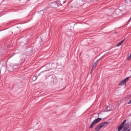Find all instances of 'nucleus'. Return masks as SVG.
Returning a JSON list of instances; mask_svg holds the SVG:
<instances>
[{
  "instance_id": "f257e3e1",
  "label": "nucleus",
  "mask_w": 131,
  "mask_h": 131,
  "mask_svg": "<svg viewBox=\"0 0 131 131\" xmlns=\"http://www.w3.org/2000/svg\"><path fill=\"white\" fill-rule=\"evenodd\" d=\"M101 120H102V118H98L97 119L93 120L90 126V128H92L93 127H94V126L96 125V124L98 123V122H100Z\"/></svg>"
},
{
  "instance_id": "f03ea898",
  "label": "nucleus",
  "mask_w": 131,
  "mask_h": 131,
  "mask_svg": "<svg viewBox=\"0 0 131 131\" xmlns=\"http://www.w3.org/2000/svg\"><path fill=\"white\" fill-rule=\"evenodd\" d=\"M129 79V77H127L124 79L122 80L121 82H119V85H125L126 84V82L128 81Z\"/></svg>"
},
{
  "instance_id": "7ed1b4c3",
  "label": "nucleus",
  "mask_w": 131,
  "mask_h": 131,
  "mask_svg": "<svg viewBox=\"0 0 131 131\" xmlns=\"http://www.w3.org/2000/svg\"><path fill=\"white\" fill-rule=\"evenodd\" d=\"M125 122H126V120H124L120 126L118 127V131H120L122 129V128H123V126H124V123Z\"/></svg>"
},
{
  "instance_id": "20e7f679",
  "label": "nucleus",
  "mask_w": 131,
  "mask_h": 131,
  "mask_svg": "<svg viewBox=\"0 0 131 131\" xmlns=\"http://www.w3.org/2000/svg\"><path fill=\"white\" fill-rule=\"evenodd\" d=\"M102 125L101 124H98L96 127H95V130L96 131H99L101 128H102Z\"/></svg>"
},
{
  "instance_id": "39448f33",
  "label": "nucleus",
  "mask_w": 131,
  "mask_h": 131,
  "mask_svg": "<svg viewBox=\"0 0 131 131\" xmlns=\"http://www.w3.org/2000/svg\"><path fill=\"white\" fill-rule=\"evenodd\" d=\"M100 125H101V126L102 127H104V126H106L107 125H108V124H109V122H102L101 123H100Z\"/></svg>"
},
{
  "instance_id": "423d86ee",
  "label": "nucleus",
  "mask_w": 131,
  "mask_h": 131,
  "mask_svg": "<svg viewBox=\"0 0 131 131\" xmlns=\"http://www.w3.org/2000/svg\"><path fill=\"white\" fill-rule=\"evenodd\" d=\"M127 128H128V124H126L123 127V130L125 131L126 129H127Z\"/></svg>"
},
{
  "instance_id": "0eeeda50",
  "label": "nucleus",
  "mask_w": 131,
  "mask_h": 131,
  "mask_svg": "<svg viewBox=\"0 0 131 131\" xmlns=\"http://www.w3.org/2000/svg\"><path fill=\"white\" fill-rule=\"evenodd\" d=\"M108 108H109V106H107L106 107V108H105V110L106 111H104V112H105V111L106 112H109V111H112V110H111V109H109V110H108Z\"/></svg>"
},
{
  "instance_id": "6e6552de",
  "label": "nucleus",
  "mask_w": 131,
  "mask_h": 131,
  "mask_svg": "<svg viewBox=\"0 0 131 131\" xmlns=\"http://www.w3.org/2000/svg\"><path fill=\"white\" fill-rule=\"evenodd\" d=\"M33 81H35V80H36V79H37V77H36V76H34L32 78Z\"/></svg>"
},
{
  "instance_id": "1a4fd4ad",
  "label": "nucleus",
  "mask_w": 131,
  "mask_h": 131,
  "mask_svg": "<svg viewBox=\"0 0 131 131\" xmlns=\"http://www.w3.org/2000/svg\"><path fill=\"white\" fill-rule=\"evenodd\" d=\"M13 68H14V69H17V68H18V66H17V65L14 66H13Z\"/></svg>"
},
{
  "instance_id": "9d476101",
  "label": "nucleus",
  "mask_w": 131,
  "mask_h": 131,
  "mask_svg": "<svg viewBox=\"0 0 131 131\" xmlns=\"http://www.w3.org/2000/svg\"><path fill=\"white\" fill-rule=\"evenodd\" d=\"M125 39H124L121 40V41L120 42V43H121V44L122 45V43H123V42H124V41H125Z\"/></svg>"
},
{
  "instance_id": "9b49d317",
  "label": "nucleus",
  "mask_w": 131,
  "mask_h": 131,
  "mask_svg": "<svg viewBox=\"0 0 131 131\" xmlns=\"http://www.w3.org/2000/svg\"><path fill=\"white\" fill-rule=\"evenodd\" d=\"M125 39H124L121 40V41L120 42V43H121V44L122 45V43H123V42H124V41H125Z\"/></svg>"
},
{
  "instance_id": "f8f14e48",
  "label": "nucleus",
  "mask_w": 131,
  "mask_h": 131,
  "mask_svg": "<svg viewBox=\"0 0 131 131\" xmlns=\"http://www.w3.org/2000/svg\"><path fill=\"white\" fill-rule=\"evenodd\" d=\"M121 45H122V44H121V43H120V42L117 44V47H120V46H121Z\"/></svg>"
},
{
  "instance_id": "ddd939ff",
  "label": "nucleus",
  "mask_w": 131,
  "mask_h": 131,
  "mask_svg": "<svg viewBox=\"0 0 131 131\" xmlns=\"http://www.w3.org/2000/svg\"><path fill=\"white\" fill-rule=\"evenodd\" d=\"M97 67V63H94V64L93 65V67L94 68V67Z\"/></svg>"
},
{
  "instance_id": "4468645a",
  "label": "nucleus",
  "mask_w": 131,
  "mask_h": 131,
  "mask_svg": "<svg viewBox=\"0 0 131 131\" xmlns=\"http://www.w3.org/2000/svg\"><path fill=\"white\" fill-rule=\"evenodd\" d=\"M100 60H101V58H99V59H97L96 60V61L95 62V63H96V64H98V63L99 62V61H100Z\"/></svg>"
},
{
  "instance_id": "2eb2a0df",
  "label": "nucleus",
  "mask_w": 131,
  "mask_h": 131,
  "mask_svg": "<svg viewBox=\"0 0 131 131\" xmlns=\"http://www.w3.org/2000/svg\"><path fill=\"white\" fill-rule=\"evenodd\" d=\"M91 71L93 72L94 71V67L92 68V70H91Z\"/></svg>"
},
{
  "instance_id": "dca6fc26",
  "label": "nucleus",
  "mask_w": 131,
  "mask_h": 131,
  "mask_svg": "<svg viewBox=\"0 0 131 131\" xmlns=\"http://www.w3.org/2000/svg\"><path fill=\"white\" fill-rule=\"evenodd\" d=\"M49 64H46V67H48V66H49Z\"/></svg>"
},
{
  "instance_id": "f3484780",
  "label": "nucleus",
  "mask_w": 131,
  "mask_h": 131,
  "mask_svg": "<svg viewBox=\"0 0 131 131\" xmlns=\"http://www.w3.org/2000/svg\"><path fill=\"white\" fill-rule=\"evenodd\" d=\"M93 2H97L98 0H92Z\"/></svg>"
},
{
  "instance_id": "a211bd4d",
  "label": "nucleus",
  "mask_w": 131,
  "mask_h": 131,
  "mask_svg": "<svg viewBox=\"0 0 131 131\" xmlns=\"http://www.w3.org/2000/svg\"><path fill=\"white\" fill-rule=\"evenodd\" d=\"M21 60H24V58H21Z\"/></svg>"
},
{
  "instance_id": "6ab92c4d",
  "label": "nucleus",
  "mask_w": 131,
  "mask_h": 131,
  "mask_svg": "<svg viewBox=\"0 0 131 131\" xmlns=\"http://www.w3.org/2000/svg\"><path fill=\"white\" fill-rule=\"evenodd\" d=\"M127 131H130V129H128Z\"/></svg>"
},
{
  "instance_id": "aec40b11",
  "label": "nucleus",
  "mask_w": 131,
  "mask_h": 131,
  "mask_svg": "<svg viewBox=\"0 0 131 131\" xmlns=\"http://www.w3.org/2000/svg\"><path fill=\"white\" fill-rule=\"evenodd\" d=\"M115 33H117V32H115Z\"/></svg>"
},
{
  "instance_id": "412c9836",
  "label": "nucleus",
  "mask_w": 131,
  "mask_h": 131,
  "mask_svg": "<svg viewBox=\"0 0 131 131\" xmlns=\"http://www.w3.org/2000/svg\"><path fill=\"white\" fill-rule=\"evenodd\" d=\"M14 54H13L12 56H14Z\"/></svg>"
}]
</instances>
